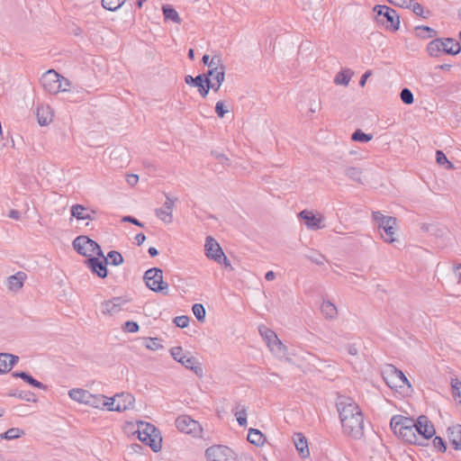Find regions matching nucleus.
I'll list each match as a JSON object with an SVG mask.
<instances>
[{
    "label": "nucleus",
    "mask_w": 461,
    "mask_h": 461,
    "mask_svg": "<svg viewBox=\"0 0 461 461\" xmlns=\"http://www.w3.org/2000/svg\"><path fill=\"white\" fill-rule=\"evenodd\" d=\"M337 409L344 433L353 438H360L364 434V419L359 407L348 397H339Z\"/></svg>",
    "instance_id": "obj_1"
},
{
    "label": "nucleus",
    "mask_w": 461,
    "mask_h": 461,
    "mask_svg": "<svg viewBox=\"0 0 461 461\" xmlns=\"http://www.w3.org/2000/svg\"><path fill=\"white\" fill-rule=\"evenodd\" d=\"M390 426L393 433L398 435L404 441L411 444H420L418 442V437L416 435L417 426L413 419L395 415L391 419Z\"/></svg>",
    "instance_id": "obj_2"
},
{
    "label": "nucleus",
    "mask_w": 461,
    "mask_h": 461,
    "mask_svg": "<svg viewBox=\"0 0 461 461\" xmlns=\"http://www.w3.org/2000/svg\"><path fill=\"white\" fill-rule=\"evenodd\" d=\"M41 83L44 90L51 95L68 90L70 82L54 69L46 71L41 78Z\"/></svg>",
    "instance_id": "obj_3"
},
{
    "label": "nucleus",
    "mask_w": 461,
    "mask_h": 461,
    "mask_svg": "<svg viewBox=\"0 0 461 461\" xmlns=\"http://www.w3.org/2000/svg\"><path fill=\"white\" fill-rule=\"evenodd\" d=\"M460 50V44L452 38L436 39L427 46V51L431 57H438L441 52L456 55Z\"/></svg>",
    "instance_id": "obj_4"
},
{
    "label": "nucleus",
    "mask_w": 461,
    "mask_h": 461,
    "mask_svg": "<svg viewBox=\"0 0 461 461\" xmlns=\"http://www.w3.org/2000/svg\"><path fill=\"white\" fill-rule=\"evenodd\" d=\"M137 432L139 439L150 447L154 452H158L161 449V438L158 430L153 425L140 422Z\"/></svg>",
    "instance_id": "obj_5"
},
{
    "label": "nucleus",
    "mask_w": 461,
    "mask_h": 461,
    "mask_svg": "<svg viewBox=\"0 0 461 461\" xmlns=\"http://www.w3.org/2000/svg\"><path fill=\"white\" fill-rule=\"evenodd\" d=\"M75 250L86 258H94V255L104 257L100 246L87 236H78L73 241Z\"/></svg>",
    "instance_id": "obj_6"
},
{
    "label": "nucleus",
    "mask_w": 461,
    "mask_h": 461,
    "mask_svg": "<svg viewBox=\"0 0 461 461\" xmlns=\"http://www.w3.org/2000/svg\"><path fill=\"white\" fill-rule=\"evenodd\" d=\"M374 11L376 13L375 20L378 23L393 31L399 29L400 18L395 10L386 5H376Z\"/></svg>",
    "instance_id": "obj_7"
},
{
    "label": "nucleus",
    "mask_w": 461,
    "mask_h": 461,
    "mask_svg": "<svg viewBox=\"0 0 461 461\" xmlns=\"http://www.w3.org/2000/svg\"><path fill=\"white\" fill-rule=\"evenodd\" d=\"M170 354L176 361L182 364L185 368L192 370L199 376L203 375V368L198 360L189 352L185 353L182 347H173L170 349Z\"/></svg>",
    "instance_id": "obj_8"
},
{
    "label": "nucleus",
    "mask_w": 461,
    "mask_h": 461,
    "mask_svg": "<svg viewBox=\"0 0 461 461\" xmlns=\"http://www.w3.org/2000/svg\"><path fill=\"white\" fill-rule=\"evenodd\" d=\"M146 285L154 292H160L167 294L168 292L167 283L163 281V272L159 268H150L144 274Z\"/></svg>",
    "instance_id": "obj_9"
},
{
    "label": "nucleus",
    "mask_w": 461,
    "mask_h": 461,
    "mask_svg": "<svg viewBox=\"0 0 461 461\" xmlns=\"http://www.w3.org/2000/svg\"><path fill=\"white\" fill-rule=\"evenodd\" d=\"M207 461H237L235 453L228 447L216 445L205 451Z\"/></svg>",
    "instance_id": "obj_10"
},
{
    "label": "nucleus",
    "mask_w": 461,
    "mask_h": 461,
    "mask_svg": "<svg viewBox=\"0 0 461 461\" xmlns=\"http://www.w3.org/2000/svg\"><path fill=\"white\" fill-rule=\"evenodd\" d=\"M177 429L185 434H191L194 437H201L203 429L197 420H193L188 415H180L176 420Z\"/></svg>",
    "instance_id": "obj_11"
},
{
    "label": "nucleus",
    "mask_w": 461,
    "mask_h": 461,
    "mask_svg": "<svg viewBox=\"0 0 461 461\" xmlns=\"http://www.w3.org/2000/svg\"><path fill=\"white\" fill-rule=\"evenodd\" d=\"M127 303L128 300L123 297H113L101 303V312L104 315H114L120 312Z\"/></svg>",
    "instance_id": "obj_12"
},
{
    "label": "nucleus",
    "mask_w": 461,
    "mask_h": 461,
    "mask_svg": "<svg viewBox=\"0 0 461 461\" xmlns=\"http://www.w3.org/2000/svg\"><path fill=\"white\" fill-rule=\"evenodd\" d=\"M259 331L267 341L268 348L274 354L280 356L285 353V346L273 330L266 329L264 332L262 330H259Z\"/></svg>",
    "instance_id": "obj_13"
},
{
    "label": "nucleus",
    "mask_w": 461,
    "mask_h": 461,
    "mask_svg": "<svg viewBox=\"0 0 461 461\" xmlns=\"http://www.w3.org/2000/svg\"><path fill=\"white\" fill-rule=\"evenodd\" d=\"M299 218L304 221L309 230H316L324 228V218L321 214L316 215L311 211L303 210L300 212Z\"/></svg>",
    "instance_id": "obj_14"
},
{
    "label": "nucleus",
    "mask_w": 461,
    "mask_h": 461,
    "mask_svg": "<svg viewBox=\"0 0 461 461\" xmlns=\"http://www.w3.org/2000/svg\"><path fill=\"white\" fill-rule=\"evenodd\" d=\"M204 253L208 258L214 261H220L221 256H223L222 249L212 236H208L205 239Z\"/></svg>",
    "instance_id": "obj_15"
},
{
    "label": "nucleus",
    "mask_w": 461,
    "mask_h": 461,
    "mask_svg": "<svg viewBox=\"0 0 461 461\" xmlns=\"http://www.w3.org/2000/svg\"><path fill=\"white\" fill-rule=\"evenodd\" d=\"M417 433L423 437L424 439L432 438L435 434V429L428 417L421 415L416 420Z\"/></svg>",
    "instance_id": "obj_16"
},
{
    "label": "nucleus",
    "mask_w": 461,
    "mask_h": 461,
    "mask_svg": "<svg viewBox=\"0 0 461 461\" xmlns=\"http://www.w3.org/2000/svg\"><path fill=\"white\" fill-rule=\"evenodd\" d=\"M175 206V200L171 199L168 195L166 196V201L162 207L156 210V216L165 223H171L173 221V209Z\"/></svg>",
    "instance_id": "obj_17"
},
{
    "label": "nucleus",
    "mask_w": 461,
    "mask_h": 461,
    "mask_svg": "<svg viewBox=\"0 0 461 461\" xmlns=\"http://www.w3.org/2000/svg\"><path fill=\"white\" fill-rule=\"evenodd\" d=\"M396 218L388 217L384 221L380 222L379 230H382L384 234L381 233L382 238L387 243H393L395 234V227H396Z\"/></svg>",
    "instance_id": "obj_18"
},
{
    "label": "nucleus",
    "mask_w": 461,
    "mask_h": 461,
    "mask_svg": "<svg viewBox=\"0 0 461 461\" xmlns=\"http://www.w3.org/2000/svg\"><path fill=\"white\" fill-rule=\"evenodd\" d=\"M116 395V405L115 411H124L131 410L134 407L135 398L132 394L128 393H117Z\"/></svg>",
    "instance_id": "obj_19"
},
{
    "label": "nucleus",
    "mask_w": 461,
    "mask_h": 461,
    "mask_svg": "<svg viewBox=\"0 0 461 461\" xmlns=\"http://www.w3.org/2000/svg\"><path fill=\"white\" fill-rule=\"evenodd\" d=\"M86 265L99 277L104 278L107 276L106 262L101 261L98 258H89L85 261Z\"/></svg>",
    "instance_id": "obj_20"
},
{
    "label": "nucleus",
    "mask_w": 461,
    "mask_h": 461,
    "mask_svg": "<svg viewBox=\"0 0 461 461\" xmlns=\"http://www.w3.org/2000/svg\"><path fill=\"white\" fill-rule=\"evenodd\" d=\"M18 360L19 357L17 356L9 353H0V374L9 372Z\"/></svg>",
    "instance_id": "obj_21"
},
{
    "label": "nucleus",
    "mask_w": 461,
    "mask_h": 461,
    "mask_svg": "<svg viewBox=\"0 0 461 461\" xmlns=\"http://www.w3.org/2000/svg\"><path fill=\"white\" fill-rule=\"evenodd\" d=\"M53 113L50 106L40 105L37 108V120L41 126H46L52 121Z\"/></svg>",
    "instance_id": "obj_22"
},
{
    "label": "nucleus",
    "mask_w": 461,
    "mask_h": 461,
    "mask_svg": "<svg viewBox=\"0 0 461 461\" xmlns=\"http://www.w3.org/2000/svg\"><path fill=\"white\" fill-rule=\"evenodd\" d=\"M70 212L77 220H93L92 213H95V211H90L82 204H74L71 206Z\"/></svg>",
    "instance_id": "obj_23"
},
{
    "label": "nucleus",
    "mask_w": 461,
    "mask_h": 461,
    "mask_svg": "<svg viewBox=\"0 0 461 461\" xmlns=\"http://www.w3.org/2000/svg\"><path fill=\"white\" fill-rule=\"evenodd\" d=\"M91 393L82 388H73L68 391V396L71 400L82 403L87 404Z\"/></svg>",
    "instance_id": "obj_24"
},
{
    "label": "nucleus",
    "mask_w": 461,
    "mask_h": 461,
    "mask_svg": "<svg viewBox=\"0 0 461 461\" xmlns=\"http://www.w3.org/2000/svg\"><path fill=\"white\" fill-rule=\"evenodd\" d=\"M448 438L455 449H461V425H454L447 429Z\"/></svg>",
    "instance_id": "obj_25"
},
{
    "label": "nucleus",
    "mask_w": 461,
    "mask_h": 461,
    "mask_svg": "<svg viewBox=\"0 0 461 461\" xmlns=\"http://www.w3.org/2000/svg\"><path fill=\"white\" fill-rule=\"evenodd\" d=\"M26 279V274L23 272H17L16 274L7 278V286L12 291H18L23 286Z\"/></svg>",
    "instance_id": "obj_26"
},
{
    "label": "nucleus",
    "mask_w": 461,
    "mask_h": 461,
    "mask_svg": "<svg viewBox=\"0 0 461 461\" xmlns=\"http://www.w3.org/2000/svg\"><path fill=\"white\" fill-rule=\"evenodd\" d=\"M294 446L297 451L303 457H307L310 456V451L308 448V443L306 438L302 433L295 434L294 438Z\"/></svg>",
    "instance_id": "obj_27"
},
{
    "label": "nucleus",
    "mask_w": 461,
    "mask_h": 461,
    "mask_svg": "<svg viewBox=\"0 0 461 461\" xmlns=\"http://www.w3.org/2000/svg\"><path fill=\"white\" fill-rule=\"evenodd\" d=\"M13 375L14 377H19V378L23 379V381H25L26 383H28L30 385H32L33 387H36L39 389H43V390H45L47 388V386L45 384L37 381L36 379H34L31 375H29L26 372H15L13 374Z\"/></svg>",
    "instance_id": "obj_28"
},
{
    "label": "nucleus",
    "mask_w": 461,
    "mask_h": 461,
    "mask_svg": "<svg viewBox=\"0 0 461 461\" xmlns=\"http://www.w3.org/2000/svg\"><path fill=\"white\" fill-rule=\"evenodd\" d=\"M208 78L217 82L216 89H220L221 84L225 79V68H220L217 70H208L205 74Z\"/></svg>",
    "instance_id": "obj_29"
},
{
    "label": "nucleus",
    "mask_w": 461,
    "mask_h": 461,
    "mask_svg": "<svg viewBox=\"0 0 461 461\" xmlns=\"http://www.w3.org/2000/svg\"><path fill=\"white\" fill-rule=\"evenodd\" d=\"M321 311L326 319H335L338 314L336 306L330 301H324L322 303Z\"/></svg>",
    "instance_id": "obj_30"
},
{
    "label": "nucleus",
    "mask_w": 461,
    "mask_h": 461,
    "mask_svg": "<svg viewBox=\"0 0 461 461\" xmlns=\"http://www.w3.org/2000/svg\"><path fill=\"white\" fill-rule=\"evenodd\" d=\"M248 440L255 446H262L265 442V437L260 430L257 429H249Z\"/></svg>",
    "instance_id": "obj_31"
},
{
    "label": "nucleus",
    "mask_w": 461,
    "mask_h": 461,
    "mask_svg": "<svg viewBox=\"0 0 461 461\" xmlns=\"http://www.w3.org/2000/svg\"><path fill=\"white\" fill-rule=\"evenodd\" d=\"M352 75L353 72L350 69H344L336 75L334 82L337 85L347 86L351 79Z\"/></svg>",
    "instance_id": "obj_32"
},
{
    "label": "nucleus",
    "mask_w": 461,
    "mask_h": 461,
    "mask_svg": "<svg viewBox=\"0 0 461 461\" xmlns=\"http://www.w3.org/2000/svg\"><path fill=\"white\" fill-rule=\"evenodd\" d=\"M163 14L166 20L172 21L176 23H180L181 19L177 12L170 5H167L162 7Z\"/></svg>",
    "instance_id": "obj_33"
},
{
    "label": "nucleus",
    "mask_w": 461,
    "mask_h": 461,
    "mask_svg": "<svg viewBox=\"0 0 461 461\" xmlns=\"http://www.w3.org/2000/svg\"><path fill=\"white\" fill-rule=\"evenodd\" d=\"M103 401H105V395L91 393L86 405L96 409H102V405H104Z\"/></svg>",
    "instance_id": "obj_34"
},
{
    "label": "nucleus",
    "mask_w": 461,
    "mask_h": 461,
    "mask_svg": "<svg viewBox=\"0 0 461 461\" xmlns=\"http://www.w3.org/2000/svg\"><path fill=\"white\" fill-rule=\"evenodd\" d=\"M125 2L126 0H102V6L108 11L114 12L118 10Z\"/></svg>",
    "instance_id": "obj_35"
},
{
    "label": "nucleus",
    "mask_w": 461,
    "mask_h": 461,
    "mask_svg": "<svg viewBox=\"0 0 461 461\" xmlns=\"http://www.w3.org/2000/svg\"><path fill=\"white\" fill-rule=\"evenodd\" d=\"M104 258L106 263L109 261L113 266H119L123 262L122 256L118 251L115 250L108 252L107 258Z\"/></svg>",
    "instance_id": "obj_36"
},
{
    "label": "nucleus",
    "mask_w": 461,
    "mask_h": 461,
    "mask_svg": "<svg viewBox=\"0 0 461 461\" xmlns=\"http://www.w3.org/2000/svg\"><path fill=\"white\" fill-rule=\"evenodd\" d=\"M451 388L455 401L461 404V382L457 378H452Z\"/></svg>",
    "instance_id": "obj_37"
},
{
    "label": "nucleus",
    "mask_w": 461,
    "mask_h": 461,
    "mask_svg": "<svg viewBox=\"0 0 461 461\" xmlns=\"http://www.w3.org/2000/svg\"><path fill=\"white\" fill-rule=\"evenodd\" d=\"M22 435H23V431L20 429L19 428H12L6 430L5 433L1 434V438L11 440L20 438Z\"/></svg>",
    "instance_id": "obj_38"
},
{
    "label": "nucleus",
    "mask_w": 461,
    "mask_h": 461,
    "mask_svg": "<svg viewBox=\"0 0 461 461\" xmlns=\"http://www.w3.org/2000/svg\"><path fill=\"white\" fill-rule=\"evenodd\" d=\"M351 139L354 141L367 142L373 139L371 134H366L361 130H357L351 135Z\"/></svg>",
    "instance_id": "obj_39"
},
{
    "label": "nucleus",
    "mask_w": 461,
    "mask_h": 461,
    "mask_svg": "<svg viewBox=\"0 0 461 461\" xmlns=\"http://www.w3.org/2000/svg\"><path fill=\"white\" fill-rule=\"evenodd\" d=\"M345 173L353 181H356V182L361 181V174L362 173L359 168L350 167L346 168Z\"/></svg>",
    "instance_id": "obj_40"
},
{
    "label": "nucleus",
    "mask_w": 461,
    "mask_h": 461,
    "mask_svg": "<svg viewBox=\"0 0 461 461\" xmlns=\"http://www.w3.org/2000/svg\"><path fill=\"white\" fill-rule=\"evenodd\" d=\"M436 160L438 165H447V168L451 169L454 167V165L448 161L445 153L441 150L436 151Z\"/></svg>",
    "instance_id": "obj_41"
},
{
    "label": "nucleus",
    "mask_w": 461,
    "mask_h": 461,
    "mask_svg": "<svg viewBox=\"0 0 461 461\" xmlns=\"http://www.w3.org/2000/svg\"><path fill=\"white\" fill-rule=\"evenodd\" d=\"M192 311L194 315L199 321H204L205 318V309L201 303H195L192 307Z\"/></svg>",
    "instance_id": "obj_42"
},
{
    "label": "nucleus",
    "mask_w": 461,
    "mask_h": 461,
    "mask_svg": "<svg viewBox=\"0 0 461 461\" xmlns=\"http://www.w3.org/2000/svg\"><path fill=\"white\" fill-rule=\"evenodd\" d=\"M208 70H217L220 68H225L222 64L221 58L220 55H213L209 62Z\"/></svg>",
    "instance_id": "obj_43"
},
{
    "label": "nucleus",
    "mask_w": 461,
    "mask_h": 461,
    "mask_svg": "<svg viewBox=\"0 0 461 461\" xmlns=\"http://www.w3.org/2000/svg\"><path fill=\"white\" fill-rule=\"evenodd\" d=\"M204 75H198L195 77H193L192 76L188 75L185 77V82L187 85H192L194 86H199L201 83H204Z\"/></svg>",
    "instance_id": "obj_44"
},
{
    "label": "nucleus",
    "mask_w": 461,
    "mask_h": 461,
    "mask_svg": "<svg viewBox=\"0 0 461 461\" xmlns=\"http://www.w3.org/2000/svg\"><path fill=\"white\" fill-rule=\"evenodd\" d=\"M392 375L401 381L403 384H406L408 387H411V384L405 375L400 369H397L394 366H391Z\"/></svg>",
    "instance_id": "obj_45"
},
{
    "label": "nucleus",
    "mask_w": 461,
    "mask_h": 461,
    "mask_svg": "<svg viewBox=\"0 0 461 461\" xmlns=\"http://www.w3.org/2000/svg\"><path fill=\"white\" fill-rule=\"evenodd\" d=\"M210 86H211V79L207 77V76L204 77V83H201L199 86H197L198 87V91H199V94L203 96V97H206L209 91H210Z\"/></svg>",
    "instance_id": "obj_46"
},
{
    "label": "nucleus",
    "mask_w": 461,
    "mask_h": 461,
    "mask_svg": "<svg viewBox=\"0 0 461 461\" xmlns=\"http://www.w3.org/2000/svg\"><path fill=\"white\" fill-rule=\"evenodd\" d=\"M401 100L406 104H411L414 101L411 91L408 88H403L400 94Z\"/></svg>",
    "instance_id": "obj_47"
},
{
    "label": "nucleus",
    "mask_w": 461,
    "mask_h": 461,
    "mask_svg": "<svg viewBox=\"0 0 461 461\" xmlns=\"http://www.w3.org/2000/svg\"><path fill=\"white\" fill-rule=\"evenodd\" d=\"M115 402H116V395L113 397L105 396V401H103L104 405H102V409H106L110 411H115Z\"/></svg>",
    "instance_id": "obj_48"
},
{
    "label": "nucleus",
    "mask_w": 461,
    "mask_h": 461,
    "mask_svg": "<svg viewBox=\"0 0 461 461\" xmlns=\"http://www.w3.org/2000/svg\"><path fill=\"white\" fill-rule=\"evenodd\" d=\"M139 324L132 321H127L122 326V330L125 332L135 333L139 331Z\"/></svg>",
    "instance_id": "obj_49"
},
{
    "label": "nucleus",
    "mask_w": 461,
    "mask_h": 461,
    "mask_svg": "<svg viewBox=\"0 0 461 461\" xmlns=\"http://www.w3.org/2000/svg\"><path fill=\"white\" fill-rule=\"evenodd\" d=\"M145 347L148 349L150 350H158L162 348V345L160 344V341L157 338H149L147 339V342L145 344Z\"/></svg>",
    "instance_id": "obj_50"
},
{
    "label": "nucleus",
    "mask_w": 461,
    "mask_h": 461,
    "mask_svg": "<svg viewBox=\"0 0 461 461\" xmlns=\"http://www.w3.org/2000/svg\"><path fill=\"white\" fill-rule=\"evenodd\" d=\"M306 258L317 265H323L326 260L323 255L317 252H313L311 255H306Z\"/></svg>",
    "instance_id": "obj_51"
},
{
    "label": "nucleus",
    "mask_w": 461,
    "mask_h": 461,
    "mask_svg": "<svg viewBox=\"0 0 461 461\" xmlns=\"http://www.w3.org/2000/svg\"><path fill=\"white\" fill-rule=\"evenodd\" d=\"M235 416L240 426L243 427L247 425V411L244 407L240 411H237Z\"/></svg>",
    "instance_id": "obj_52"
},
{
    "label": "nucleus",
    "mask_w": 461,
    "mask_h": 461,
    "mask_svg": "<svg viewBox=\"0 0 461 461\" xmlns=\"http://www.w3.org/2000/svg\"><path fill=\"white\" fill-rule=\"evenodd\" d=\"M174 323L179 328H185L189 324V318L185 315L177 316L174 319Z\"/></svg>",
    "instance_id": "obj_53"
},
{
    "label": "nucleus",
    "mask_w": 461,
    "mask_h": 461,
    "mask_svg": "<svg viewBox=\"0 0 461 461\" xmlns=\"http://www.w3.org/2000/svg\"><path fill=\"white\" fill-rule=\"evenodd\" d=\"M433 446L435 448H437L439 452L444 453L447 449L446 445L443 441V439L440 437H435L433 439Z\"/></svg>",
    "instance_id": "obj_54"
},
{
    "label": "nucleus",
    "mask_w": 461,
    "mask_h": 461,
    "mask_svg": "<svg viewBox=\"0 0 461 461\" xmlns=\"http://www.w3.org/2000/svg\"><path fill=\"white\" fill-rule=\"evenodd\" d=\"M229 111L224 108V102L218 101L215 105V113L220 118H223Z\"/></svg>",
    "instance_id": "obj_55"
},
{
    "label": "nucleus",
    "mask_w": 461,
    "mask_h": 461,
    "mask_svg": "<svg viewBox=\"0 0 461 461\" xmlns=\"http://www.w3.org/2000/svg\"><path fill=\"white\" fill-rule=\"evenodd\" d=\"M393 5L402 7V8H410L411 6L412 0H387Z\"/></svg>",
    "instance_id": "obj_56"
},
{
    "label": "nucleus",
    "mask_w": 461,
    "mask_h": 461,
    "mask_svg": "<svg viewBox=\"0 0 461 461\" xmlns=\"http://www.w3.org/2000/svg\"><path fill=\"white\" fill-rule=\"evenodd\" d=\"M389 216H384L380 212H373V219L375 221L378 223V227L380 226V222L384 221L386 219H388Z\"/></svg>",
    "instance_id": "obj_57"
},
{
    "label": "nucleus",
    "mask_w": 461,
    "mask_h": 461,
    "mask_svg": "<svg viewBox=\"0 0 461 461\" xmlns=\"http://www.w3.org/2000/svg\"><path fill=\"white\" fill-rule=\"evenodd\" d=\"M122 221H125V222H131L134 225H137L139 227H143V223L140 222L138 219L132 217V216H124L122 218Z\"/></svg>",
    "instance_id": "obj_58"
},
{
    "label": "nucleus",
    "mask_w": 461,
    "mask_h": 461,
    "mask_svg": "<svg viewBox=\"0 0 461 461\" xmlns=\"http://www.w3.org/2000/svg\"><path fill=\"white\" fill-rule=\"evenodd\" d=\"M412 8V12L417 14V15H420L421 16L423 14V7L418 4V3H415V4H412L411 3V6Z\"/></svg>",
    "instance_id": "obj_59"
},
{
    "label": "nucleus",
    "mask_w": 461,
    "mask_h": 461,
    "mask_svg": "<svg viewBox=\"0 0 461 461\" xmlns=\"http://www.w3.org/2000/svg\"><path fill=\"white\" fill-rule=\"evenodd\" d=\"M126 181H127V183L130 185L133 186V185H135L138 183L139 176L137 175H134V174L128 175L127 178H126Z\"/></svg>",
    "instance_id": "obj_60"
},
{
    "label": "nucleus",
    "mask_w": 461,
    "mask_h": 461,
    "mask_svg": "<svg viewBox=\"0 0 461 461\" xmlns=\"http://www.w3.org/2000/svg\"><path fill=\"white\" fill-rule=\"evenodd\" d=\"M370 76H371V71H370V70L366 71V72L362 75V77H361V78H360L359 86H364L366 85V82L367 78H368Z\"/></svg>",
    "instance_id": "obj_61"
},
{
    "label": "nucleus",
    "mask_w": 461,
    "mask_h": 461,
    "mask_svg": "<svg viewBox=\"0 0 461 461\" xmlns=\"http://www.w3.org/2000/svg\"><path fill=\"white\" fill-rule=\"evenodd\" d=\"M348 353L351 356H357L358 353L357 348L355 344H350L347 347Z\"/></svg>",
    "instance_id": "obj_62"
},
{
    "label": "nucleus",
    "mask_w": 461,
    "mask_h": 461,
    "mask_svg": "<svg viewBox=\"0 0 461 461\" xmlns=\"http://www.w3.org/2000/svg\"><path fill=\"white\" fill-rule=\"evenodd\" d=\"M216 262L221 265H224L226 267L231 268L230 262L224 254H223V256H221L220 261H216Z\"/></svg>",
    "instance_id": "obj_63"
},
{
    "label": "nucleus",
    "mask_w": 461,
    "mask_h": 461,
    "mask_svg": "<svg viewBox=\"0 0 461 461\" xmlns=\"http://www.w3.org/2000/svg\"><path fill=\"white\" fill-rule=\"evenodd\" d=\"M8 217L14 220H19L21 218V213L17 210H11L8 213Z\"/></svg>",
    "instance_id": "obj_64"
}]
</instances>
